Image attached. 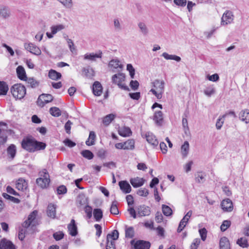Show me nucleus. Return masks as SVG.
I'll return each mask as SVG.
<instances>
[{"label": "nucleus", "instance_id": "obj_41", "mask_svg": "<svg viewBox=\"0 0 249 249\" xmlns=\"http://www.w3.org/2000/svg\"><path fill=\"white\" fill-rule=\"evenodd\" d=\"M236 243L243 248L248 247V240L246 237H241L237 240Z\"/></svg>", "mask_w": 249, "mask_h": 249}, {"label": "nucleus", "instance_id": "obj_37", "mask_svg": "<svg viewBox=\"0 0 249 249\" xmlns=\"http://www.w3.org/2000/svg\"><path fill=\"white\" fill-rule=\"evenodd\" d=\"M96 138V135L94 132L90 131L89 132V138L86 141V143L88 146L92 145L94 144V141Z\"/></svg>", "mask_w": 249, "mask_h": 249}, {"label": "nucleus", "instance_id": "obj_20", "mask_svg": "<svg viewBox=\"0 0 249 249\" xmlns=\"http://www.w3.org/2000/svg\"><path fill=\"white\" fill-rule=\"evenodd\" d=\"M103 88L100 82L96 81L92 86V92L95 96H100L102 93Z\"/></svg>", "mask_w": 249, "mask_h": 249}, {"label": "nucleus", "instance_id": "obj_38", "mask_svg": "<svg viewBox=\"0 0 249 249\" xmlns=\"http://www.w3.org/2000/svg\"><path fill=\"white\" fill-rule=\"evenodd\" d=\"M8 89V86L6 82L0 81V95H6Z\"/></svg>", "mask_w": 249, "mask_h": 249}, {"label": "nucleus", "instance_id": "obj_51", "mask_svg": "<svg viewBox=\"0 0 249 249\" xmlns=\"http://www.w3.org/2000/svg\"><path fill=\"white\" fill-rule=\"evenodd\" d=\"M231 222L230 220H224L220 226L221 231H225L230 227Z\"/></svg>", "mask_w": 249, "mask_h": 249}, {"label": "nucleus", "instance_id": "obj_4", "mask_svg": "<svg viewBox=\"0 0 249 249\" xmlns=\"http://www.w3.org/2000/svg\"><path fill=\"white\" fill-rule=\"evenodd\" d=\"M11 92L15 98L21 99L25 96L26 89L22 84H16L11 87Z\"/></svg>", "mask_w": 249, "mask_h": 249}, {"label": "nucleus", "instance_id": "obj_55", "mask_svg": "<svg viewBox=\"0 0 249 249\" xmlns=\"http://www.w3.org/2000/svg\"><path fill=\"white\" fill-rule=\"evenodd\" d=\"M204 93L206 95L210 97L215 93V89L213 87H210L204 90Z\"/></svg>", "mask_w": 249, "mask_h": 249}, {"label": "nucleus", "instance_id": "obj_57", "mask_svg": "<svg viewBox=\"0 0 249 249\" xmlns=\"http://www.w3.org/2000/svg\"><path fill=\"white\" fill-rule=\"evenodd\" d=\"M56 191L58 195H63L67 193V189L65 186L60 185L57 187Z\"/></svg>", "mask_w": 249, "mask_h": 249}, {"label": "nucleus", "instance_id": "obj_54", "mask_svg": "<svg viewBox=\"0 0 249 249\" xmlns=\"http://www.w3.org/2000/svg\"><path fill=\"white\" fill-rule=\"evenodd\" d=\"M113 24L116 31H119L122 30V26L118 18H115L113 19Z\"/></svg>", "mask_w": 249, "mask_h": 249}, {"label": "nucleus", "instance_id": "obj_22", "mask_svg": "<svg viewBox=\"0 0 249 249\" xmlns=\"http://www.w3.org/2000/svg\"><path fill=\"white\" fill-rule=\"evenodd\" d=\"M18 77L21 80L24 81L27 78L24 68L22 66H18L16 69Z\"/></svg>", "mask_w": 249, "mask_h": 249}, {"label": "nucleus", "instance_id": "obj_63", "mask_svg": "<svg viewBox=\"0 0 249 249\" xmlns=\"http://www.w3.org/2000/svg\"><path fill=\"white\" fill-rule=\"evenodd\" d=\"M139 83L137 80H131L130 82V86L131 89L134 90L138 89Z\"/></svg>", "mask_w": 249, "mask_h": 249}, {"label": "nucleus", "instance_id": "obj_6", "mask_svg": "<svg viewBox=\"0 0 249 249\" xmlns=\"http://www.w3.org/2000/svg\"><path fill=\"white\" fill-rule=\"evenodd\" d=\"M125 74L123 73L120 72L114 74L112 76V82L113 84H117L121 89L129 91V88L124 84H122V83L125 80Z\"/></svg>", "mask_w": 249, "mask_h": 249}, {"label": "nucleus", "instance_id": "obj_49", "mask_svg": "<svg viewBox=\"0 0 249 249\" xmlns=\"http://www.w3.org/2000/svg\"><path fill=\"white\" fill-rule=\"evenodd\" d=\"M63 29H64V26L62 24L53 26L51 28V32L53 35L55 34L57 32L61 31Z\"/></svg>", "mask_w": 249, "mask_h": 249}, {"label": "nucleus", "instance_id": "obj_35", "mask_svg": "<svg viewBox=\"0 0 249 249\" xmlns=\"http://www.w3.org/2000/svg\"><path fill=\"white\" fill-rule=\"evenodd\" d=\"M109 67L114 69L119 68L121 70L123 68V65L120 64V61L118 59H112L109 63Z\"/></svg>", "mask_w": 249, "mask_h": 249}, {"label": "nucleus", "instance_id": "obj_48", "mask_svg": "<svg viewBox=\"0 0 249 249\" xmlns=\"http://www.w3.org/2000/svg\"><path fill=\"white\" fill-rule=\"evenodd\" d=\"M77 201L80 205H86L88 203L87 198L84 195H79L78 196Z\"/></svg>", "mask_w": 249, "mask_h": 249}, {"label": "nucleus", "instance_id": "obj_5", "mask_svg": "<svg viewBox=\"0 0 249 249\" xmlns=\"http://www.w3.org/2000/svg\"><path fill=\"white\" fill-rule=\"evenodd\" d=\"M119 237V232L117 230H113L107 236L106 249H115V241Z\"/></svg>", "mask_w": 249, "mask_h": 249}, {"label": "nucleus", "instance_id": "obj_59", "mask_svg": "<svg viewBox=\"0 0 249 249\" xmlns=\"http://www.w3.org/2000/svg\"><path fill=\"white\" fill-rule=\"evenodd\" d=\"M85 212L87 213L88 218L90 219L92 217V209L91 207L87 205L85 207Z\"/></svg>", "mask_w": 249, "mask_h": 249}, {"label": "nucleus", "instance_id": "obj_44", "mask_svg": "<svg viewBox=\"0 0 249 249\" xmlns=\"http://www.w3.org/2000/svg\"><path fill=\"white\" fill-rule=\"evenodd\" d=\"M162 211L163 213L166 216H170L172 214V210L167 205H162Z\"/></svg>", "mask_w": 249, "mask_h": 249}, {"label": "nucleus", "instance_id": "obj_19", "mask_svg": "<svg viewBox=\"0 0 249 249\" xmlns=\"http://www.w3.org/2000/svg\"><path fill=\"white\" fill-rule=\"evenodd\" d=\"M56 205L53 203H50L47 207V215L50 218H54L56 215Z\"/></svg>", "mask_w": 249, "mask_h": 249}, {"label": "nucleus", "instance_id": "obj_42", "mask_svg": "<svg viewBox=\"0 0 249 249\" xmlns=\"http://www.w3.org/2000/svg\"><path fill=\"white\" fill-rule=\"evenodd\" d=\"M124 149L133 150L134 147L135 142L133 140H128L125 142H124Z\"/></svg>", "mask_w": 249, "mask_h": 249}, {"label": "nucleus", "instance_id": "obj_23", "mask_svg": "<svg viewBox=\"0 0 249 249\" xmlns=\"http://www.w3.org/2000/svg\"><path fill=\"white\" fill-rule=\"evenodd\" d=\"M16 188L22 191L26 190L28 188L27 182L23 178H19L17 181Z\"/></svg>", "mask_w": 249, "mask_h": 249}, {"label": "nucleus", "instance_id": "obj_46", "mask_svg": "<svg viewBox=\"0 0 249 249\" xmlns=\"http://www.w3.org/2000/svg\"><path fill=\"white\" fill-rule=\"evenodd\" d=\"M2 196L4 198H5L7 200H9L15 203L18 204L20 202V200L19 199L16 198L14 196H11L7 193H3Z\"/></svg>", "mask_w": 249, "mask_h": 249}, {"label": "nucleus", "instance_id": "obj_18", "mask_svg": "<svg viewBox=\"0 0 249 249\" xmlns=\"http://www.w3.org/2000/svg\"><path fill=\"white\" fill-rule=\"evenodd\" d=\"M69 234L72 236H76L78 233L77 227L74 219H71V223L68 225Z\"/></svg>", "mask_w": 249, "mask_h": 249}, {"label": "nucleus", "instance_id": "obj_17", "mask_svg": "<svg viewBox=\"0 0 249 249\" xmlns=\"http://www.w3.org/2000/svg\"><path fill=\"white\" fill-rule=\"evenodd\" d=\"M102 57V52L99 51L98 53H87L84 56L85 60H89L91 61H95L97 58H101Z\"/></svg>", "mask_w": 249, "mask_h": 249}, {"label": "nucleus", "instance_id": "obj_64", "mask_svg": "<svg viewBox=\"0 0 249 249\" xmlns=\"http://www.w3.org/2000/svg\"><path fill=\"white\" fill-rule=\"evenodd\" d=\"M72 124L71 121L68 120L65 124V129L67 134L71 133V125Z\"/></svg>", "mask_w": 249, "mask_h": 249}, {"label": "nucleus", "instance_id": "obj_45", "mask_svg": "<svg viewBox=\"0 0 249 249\" xmlns=\"http://www.w3.org/2000/svg\"><path fill=\"white\" fill-rule=\"evenodd\" d=\"M82 72L84 73L85 76L89 78H92L94 74V71L92 69H87V68H83L82 70Z\"/></svg>", "mask_w": 249, "mask_h": 249}, {"label": "nucleus", "instance_id": "obj_33", "mask_svg": "<svg viewBox=\"0 0 249 249\" xmlns=\"http://www.w3.org/2000/svg\"><path fill=\"white\" fill-rule=\"evenodd\" d=\"M7 152L8 156H10L12 159H13L17 152L16 146L15 144H11L7 148Z\"/></svg>", "mask_w": 249, "mask_h": 249}, {"label": "nucleus", "instance_id": "obj_50", "mask_svg": "<svg viewBox=\"0 0 249 249\" xmlns=\"http://www.w3.org/2000/svg\"><path fill=\"white\" fill-rule=\"evenodd\" d=\"M192 214V211L190 210L185 214L183 218L181 220L180 223H181V224H185L186 226Z\"/></svg>", "mask_w": 249, "mask_h": 249}, {"label": "nucleus", "instance_id": "obj_15", "mask_svg": "<svg viewBox=\"0 0 249 249\" xmlns=\"http://www.w3.org/2000/svg\"><path fill=\"white\" fill-rule=\"evenodd\" d=\"M145 137L147 142L153 146L154 148L157 147L159 144V142L152 133L147 132L146 133Z\"/></svg>", "mask_w": 249, "mask_h": 249}, {"label": "nucleus", "instance_id": "obj_47", "mask_svg": "<svg viewBox=\"0 0 249 249\" xmlns=\"http://www.w3.org/2000/svg\"><path fill=\"white\" fill-rule=\"evenodd\" d=\"M81 155L84 158L88 159L91 160L93 159L94 155L93 153L89 150H85L81 152Z\"/></svg>", "mask_w": 249, "mask_h": 249}, {"label": "nucleus", "instance_id": "obj_24", "mask_svg": "<svg viewBox=\"0 0 249 249\" xmlns=\"http://www.w3.org/2000/svg\"><path fill=\"white\" fill-rule=\"evenodd\" d=\"M138 26L140 32L144 36H146L149 34V29L146 24L142 21H140L138 23Z\"/></svg>", "mask_w": 249, "mask_h": 249}, {"label": "nucleus", "instance_id": "obj_25", "mask_svg": "<svg viewBox=\"0 0 249 249\" xmlns=\"http://www.w3.org/2000/svg\"><path fill=\"white\" fill-rule=\"evenodd\" d=\"M130 182L133 187L137 188L142 186L144 184V180L142 178L137 177L131 178Z\"/></svg>", "mask_w": 249, "mask_h": 249}, {"label": "nucleus", "instance_id": "obj_16", "mask_svg": "<svg viewBox=\"0 0 249 249\" xmlns=\"http://www.w3.org/2000/svg\"><path fill=\"white\" fill-rule=\"evenodd\" d=\"M25 47L26 50L35 55H39L41 53L40 49L33 43H30L25 44Z\"/></svg>", "mask_w": 249, "mask_h": 249}, {"label": "nucleus", "instance_id": "obj_9", "mask_svg": "<svg viewBox=\"0 0 249 249\" xmlns=\"http://www.w3.org/2000/svg\"><path fill=\"white\" fill-rule=\"evenodd\" d=\"M53 98V96L51 94H42L37 99V105L40 107H43L46 104L52 102Z\"/></svg>", "mask_w": 249, "mask_h": 249}, {"label": "nucleus", "instance_id": "obj_52", "mask_svg": "<svg viewBox=\"0 0 249 249\" xmlns=\"http://www.w3.org/2000/svg\"><path fill=\"white\" fill-rule=\"evenodd\" d=\"M226 116V114L223 115L221 118L217 119L216 123V127L217 129H220L222 127L224 122V118Z\"/></svg>", "mask_w": 249, "mask_h": 249}, {"label": "nucleus", "instance_id": "obj_60", "mask_svg": "<svg viewBox=\"0 0 249 249\" xmlns=\"http://www.w3.org/2000/svg\"><path fill=\"white\" fill-rule=\"evenodd\" d=\"M64 233L62 231H58L53 234V238L57 241L60 240L64 237Z\"/></svg>", "mask_w": 249, "mask_h": 249}, {"label": "nucleus", "instance_id": "obj_12", "mask_svg": "<svg viewBox=\"0 0 249 249\" xmlns=\"http://www.w3.org/2000/svg\"><path fill=\"white\" fill-rule=\"evenodd\" d=\"M221 208L225 212H230L233 210V204L229 198L224 199L221 203Z\"/></svg>", "mask_w": 249, "mask_h": 249}, {"label": "nucleus", "instance_id": "obj_11", "mask_svg": "<svg viewBox=\"0 0 249 249\" xmlns=\"http://www.w3.org/2000/svg\"><path fill=\"white\" fill-rule=\"evenodd\" d=\"M138 215L140 217L146 216L150 215V208L145 205H141L136 207Z\"/></svg>", "mask_w": 249, "mask_h": 249}, {"label": "nucleus", "instance_id": "obj_1", "mask_svg": "<svg viewBox=\"0 0 249 249\" xmlns=\"http://www.w3.org/2000/svg\"><path fill=\"white\" fill-rule=\"evenodd\" d=\"M23 149L29 152L44 149L46 147L45 143L38 142L32 136H27L23 139L21 142Z\"/></svg>", "mask_w": 249, "mask_h": 249}, {"label": "nucleus", "instance_id": "obj_7", "mask_svg": "<svg viewBox=\"0 0 249 249\" xmlns=\"http://www.w3.org/2000/svg\"><path fill=\"white\" fill-rule=\"evenodd\" d=\"M37 214L36 211L32 212L28 216V219L22 224L23 228H28L30 226L33 228L36 226V218Z\"/></svg>", "mask_w": 249, "mask_h": 249}, {"label": "nucleus", "instance_id": "obj_8", "mask_svg": "<svg viewBox=\"0 0 249 249\" xmlns=\"http://www.w3.org/2000/svg\"><path fill=\"white\" fill-rule=\"evenodd\" d=\"M130 244L134 246V249H149L151 246L149 242L141 240L136 242L134 239L132 240Z\"/></svg>", "mask_w": 249, "mask_h": 249}, {"label": "nucleus", "instance_id": "obj_29", "mask_svg": "<svg viewBox=\"0 0 249 249\" xmlns=\"http://www.w3.org/2000/svg\"><path fill=\"white\" fill-rule=\"evenodd\" d=\"M48 76L53 80H57L61 79L62 75L60 72L56 71L55 70L51 69L49 71Z\"/></svg>", "mask_w": 249, "mask_h": 249}, {"label": "nucleus", "instance_id": "obj_27", "mask_svg": "<svg viewBox=\"0 0 249 249\" xmlns=\"http://www.w3.org/2000/svg\"><path fill=\"white\" fill-rule=\"evenodd\" d=\"M239 118L242 121L245 122L246 124L249 123V109L242 110L240 113Z\"/></svg>", "mask_w": 249, "mask_h": 249}, {"label": "nucleus", "instance_id": "obj_58", "mask_svg": "<svg viewBox=\"0 0 249 249\" xmlns=\"http://www.w3.org/2000/svg\"><path fill=\"white\" fill-rule=\"evenodd\" d=\"M125 236L132 238L134 236V230L132 227H129L125 230Z\"/></svg>", "mask_w": 249, "mask_h": 249}, {"label": "nucleus", "instance_id": "obj_56", "mask_svg": "<svg viewBox=\"0 0 249 249\" xmlns=\"http://www.w3.org/2000/svg\"><path fill=\"white\" fill-rule=\"evenodd\" d=\"M196 180L198 183L203 182L204 181V174L202 172H198L196 175Z\"/></svg>", "mask_w": 249, "mask_h": 249}, {"label": "nucleus", "instance_id": "obj_13", "mask_svg": "<svg viewBox=\"0 0 249 249\" xmlns=\"http://www.w3.org/2000/svg\"><path fill=\"white\" fill-rule=\"evenodd\" d=\"M24 81L27 84V87L32 89H36L39 87L40 81L34 77H27Z\"/></svg>", "mask_w": 249, "mask_h": 249}, {"label": "nucleus", "instance_id": "obj_34", "mask_svg": "<svg viewBox=\"0 0 249 249\" xmlns=\"http://www.w3.org/2000/svg\"><path fill=\"white\" fill-rule=\"evenodd\" d=\"M118 132L120 135L124 137H128L132 133L131 129L128 127H124L120 129Z\"/></svg>", "mask_w": 249, "mask_h": 249}, {"label": "nucleus", "instance_id": "obj_39", "mask_svg": "<svg viewBox=\"0 0 249 249\" xmlns=\"http://www.w3.org/2000/svg\"><path fill=\"white\" fill-rule=\"evenodd\" d=\"M115 117V115L113 114L107 115L103 118V123L106 125H108L114 119Z\"/></svg>", "mask_w": 249, "mask_h": 249}, {"label": "nucleus", "instance_id": "obj_30", "mask_svg": "<svg viewBox=\"0 0 249 249\" xmlns=\"http://www.w3.org/2000/svg\"><path fill=\"white\" fill-rule=\"evenodd\" d=\"M220 249H230V244L229 240L226 237H223L219 242Z\"/></svg>", "mask_w": 249, "mask_h": 249}, {"label": "nucleus", "instance_id": "obj_21", "mask_svg": "<svg viewBox=\"0 0 249 249\" xmlns=\"http://www.w3.org/2000/svg\"><path fill=\"white\" fill-rule=\"evenodd\" d=\"M119 185L121 190L125 194L129 193L131 192V187L126 181H120L119 182Z\"/></svg>", "mask_w": 249, "mask_h": 249}, {"label": "nucleus", "instance_id": "obj_36", "mask_svg": "<svg viewBox=\"0 0 249 249\" xmlns=\"http://www.w3.org/2000/svg\"><path fill=\"white\" fill-rule=\"evenodd\" d=\"M162 56L167 60H174L177 62H179L181 60V58L176 55L169 54L167 53H163Z\"/></svg>", "mask_w": 249, "mask_h": 249}, {"label": "nucleus", "instance_id": "obj_14", "mask_svg": "<svg viewBox=\"0 0 249 249\" xmlns=\"http://www.w3.org/2000/svg\"><path fill=\"white\" fill-rule=\"evenodd\" d=\"M0 249H15V246L11 241L4 238L0 241Z\"/></svg>", "mask_w": 249, "mask_h": 249}, {"label": "nucleus", "instance_id": "obj_43", "mask_svg": "<svg viewBox=\"0 0 249 249\" xmlns=\"http://www.w3.org/2000/svg\"><path fill=\"white\" fill-rule=\"evenodd\" d=\"M117 202L114 201L112 202L110 209V212L111 214L117 215L119 214V210L117 207Z\"/></svg>", "mask_w": 249, "mask_h": 249}, {"label": "nucleus", "instance_id": "obj_32", "mask_svg": "<svg viewBox=\"0 0 249 249\" xmlns=\"http://www.w3.org/2000/svg\"><path fill=\"white\" fill-rule=\"evenodd\" d=\"M189 150V143L188 142H184L181 147V153L183 158H186Z\"/></svg>", "mask_w": 249, "mask_h": 249}, {"label": "nucleus", "instance_id": "obj_62", "mask_svg": "<svg viewBox=\"0 0 249 249\" xmlns=\"http://www.w3.org/2000/svg\"><path fill=\"white\" fill-rule=\"evenodd\" d=\"M199 232L201 236V239L203 241H205L207 237V230L205 228H202L199 230Z\"/></svg>", "mask_w": 249, "mask_h": 249}, {"label": "nucleus", "instance_id": "obj_28", "mask_svg": "<svg viewBox=\"0 0 249 249\" xmlns=\"http://www.w3.org/2000/svg\"><path fill=\"white\" fill-rule=\"evenodd\" d=\"M10 12L9 8L5 6L0 7V16L3 18L6 19L10 17Z\"/></svg>", "mask_w": 249, "mask_h": 249}, {"label": "nucleus", "instance_id": "obj_10", "mask_svg": "<svg viewBox=\"0 0 249 249\" xmlns=\"http://www.w3.org/2000/svg\"><path fill=\"white\" fill-rule=\"evenodd\" d=\"M233 15L230 11H226L223 15L221 18V24L222 25H227L232 22Z\"/></svg>", "mask_w": 249, "mask_h": 249}, {"label": "nucleus", "instance_id": "obj_31", "mask_svg": "<svg viewBox=\"0 0 249 249\" xmlns=\"http://www.w3.org/2000/svg\"><path fill=\"white\" fill-rule=\"evenodd\" d=\"M93 217L96 221H100L103 216V212L101 209L96 208L93 211Z\"/></svg>", "mask_w": 249, "mask_h": 249}, {"label": "nucleus", "instance_id": "obj_3", "mask_svg": "<svg viewBox=\"0 0 249 249\" xmlns=\"http://www.w3.org/2000/svg\"><path fill=\"white\" fill-rule=\"evenodd\" d=\"M164 82L163 80L156 79L152 82L154 89L150 90L158 99H161L164 90Z\"/></svg>", "mask_w": 249, "mask_h": 249}, {"label": "nucleus", "instance_id": "obj_2", "mask_svg": "<svg viewBox=\"0 0 249 249\" xmlns=\"http://www.w3.org/2000/svg\"><path fill=\"white\" fill-rule=\"evenodd\" d=\"M39 178H36V183L42 189L47 188L50 183V175L48 172L45 169L39 172Z\"/></svg>", "mask_w": 249, "mask_h": 249}, {"label": "nucleus", "instance_id": "obj_26", "mask_svg": "<svg viewBox=\"0 0 249 249\" xmlns=\"http://www.w3.org/2000/svg\"><path fill=\"white\" fill-rule=\"evenodd\" d=\"M153 120L158 125H161L163 121V114L161 111H155L153 116Z\"/></svg>", "mask_w": 249, "mask_h": 249}, {"label": "nucleus", "instance_id": "obj_40", "mask_svg": "<svg viewBox=\"0 0 249 249\" xmlns=\"http://www.w3.org/2000/svg\"><path fill=\"white\" fill-rule=\"evenodd\" d=\"M50 113L54 117H58L61 116V112L60 109L57 107H52L49 109Z\"/></svg>", "mask_w": 249, "mask_h": 249}, {"label": "nucleus", "instance_id": "obj_53", "mask_svg": "<svg viewBox=\"0 0 249 249\" xmlns=\"http://www.w3.org/2000/svg\"><path fill=\"white\" fill-rule=\"evenodd\" d=\"M66 38V40L68 44L69 48L70 50V51L72 53H74L76 51V48L74 46V43L73 41L71 39L68 38V36L65 37Z\"/></svg>", "mask_w": 249, "mask_h": 249}, {"label": "nucleus", "instance_id": "obj_61", "mask_svg": "<svg viewBox=\"0 0 249 249\" xmlns=\"http://www.w3.org/2000/svg\"><path fill=\"white\" fill-rule=\"evenodd\" d=\"M137 194L140 196H146L149 194V191L145 188L141 189L137 191Z\"/></svg>", "mask_w": 249, "mask_h": 249}]
</instances>
